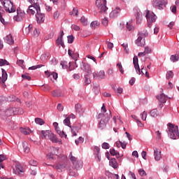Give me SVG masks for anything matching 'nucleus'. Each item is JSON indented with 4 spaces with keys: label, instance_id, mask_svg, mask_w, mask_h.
I'll list each match as a JSON object with an SVG mask.
<instances>
[{
    "label": "nucleus",
    "instance_id": "1",
    "mask_svg": "<svg viewBox=\"0 0 179 179\" xmlns=\"http://www.w3.org/2000/svg\"><path fill=\"white\" fill-rule=\"evenodd\" d=\"M101 111L103 113H99L98 115V118H101V121L99 123V128L100 129H104L107 126V124H108L110 118H111V112L107 113V109H106V106L104 104H103Z\"/></svg>",
    "mask_w": 179,
    "mask_h": 179
},
{
    "label": "nucleus",
    "instance_id": "2",
    "mask_svg": "<svg viewBox=\"0 0 179 179\" xmlns=\"http://www.w3.org/2000/svg\"><path fill=\"white\" fill-rule=\"evenodd\" d=\"M169 131L168 134L171 139H178L179 132L178 126H175L171 123L168 124Z\"/></svg>",
    "mask_w": 179,
    "mask_h": 179
},
{
    "label": "nucleus",
    "instance_id": "3",
    "mask_svg": "<svg viewBox=\"0 0 179 179\" xmlns=\"http://www.w3.org/2000/svg\"><path fill=\"white\" fill-rule=\"evenodd\" d=\"M107 3V0H96L95 2V5L98 8L99 13L101 15H104L107 12L108 8L106 6Z\"/></svg>",
    "mask_w": 179,
    "mask_h": 179
},
{
    "label": "nucleus",
    "instance_id": "4",
    "mask_svg": "<svg viewBox=\"0 0 179 179\" xmlns=\"http://www.w3.org/2000/svg\"><path fill=\"white\" fill-rule=\"evenodd\" d=\"M2 2L6 12H8V13L16 12V7L13 6V3H12L10 0H2Z\"/></svg>",
    "mask_w": 179,
    "mask_h": 179
},
{
    "label": "nucleus",
    "instance_id": "5",
    "mask_svg": "<svg viewBox=\"0 0 179 179\" xmlns=\"http://www.w3.org/2000/svg\"><path fill=\"white\" fill-rule=\"evenodd\" d=\"M145 17L147 19L148 27H152V23L156 22V15H155L153 12L147 10H145Z\"/></svg>",
    "mask_w": 179,
    "mask_h": 179
},
{
    "label": "nucleus",
    "instance_id": "6",
    "mask_svg": "<svg viewBox=\"0 0 179 179\" xmlns=\"http://www.w3.org/2000/svg\"><path fill=\"white\" fill-rule=\"evenodd\" d=\"M133 64L134 65V68L137 72V73H138V75H141V73H142L143 75H145L146 70L145 69H141L139 68V63H138V56H134L133 58Z\"/></svg>",
    "mask_w": 179,
    "mask_h": 179
},
{
    "label": "nucleus",
    "instance_id": "7",
    "mask_svg": "<svg viewBox=\"0 0 179 179\" xmlns=\"http://www.w3.org/2000/svg\"><path fill=\"white\" fill-rule=\"evenodd\" d=\"M26 17V13L20 8L17 9V15H15L13 20L15 22H22Z\"/></svg>",
    "mask_w": 179,
    "mask_h": 179
},
{
    "label": "nucleus",
    "instance_id": "8",
    "mask_svg": "<svg viewBox=\"0 0 179 179\" xmlns=\"http://www.w3.org/2000/svg\"><path fill=\"white\" fill-rule=\"evenodd\" d=\"M152 6L157 9H163L164 5L167 3V0H153Z\"/></svg>",
    "mask_w": 179,
    "mask_h": 179
},
{
    "label": "nucleus",
    "instance_id": "9",
    "mask_svg": "<svg viewBox=\"0 0 179 179\" xmlns=\"http://www.w3.org/2000/svg\"><path fill=\"white\" fill-rule=\"evenodd\" d=\"M36 17L37 23H44V20H45V14L41 13V10H39L36 14Z\"/></svg>",
    "mask_w": 179,
    "mask_h": 179
},
{
    "label": "nucleus",
    "instance_id": "10",
    "mask_svg": "<svg viewBox=\"0 0 179 179\" xmlns=\"http://www.w3.org/2000/svg\"><path fill=\"white\" fill-rule=\"evenodd\" d=\"M40 6L31 5L29 6V9L27 10V12L29 13V15H35L36 12L38 13L40 12Z\"/></svg>",
    "mask_w": 179,
    "mask_h": 179
},
{
    "label": "nucleus",
    "instance_id": "11",
    "mask_svg": "<svg viewBox=\"0 0 179 179\" xmlns=\"http://www.w3.org/2000/svg\"><path fill=\"white\" fill-rule=\"evenodd\" d=\"M81 69L82 71L85 72V75L92 74V68L90 67V64H89L88 63L83 62Z\"/></svg>",
    "mask_w": 179,
    "mask_h": 179
},
{
    "label": "nucleus",
    "instance_id": "12",
    "mask_svg": "<svg viewBox=\"0 0 179 179\" xmlns=\"http://www.w3.org/2000/svg\"><path fill=\"white\" fill-rule=\"evenodd\" d=\"M14 174H17V176H20L21 173H24V169L20 164H15V169H13Z\"/></svg>",
    "mask_w": 179,
    "mask_h": 179
},
{
    "label": "nucleus",
    "instance_id": "13",
    "mask_svg": "<svg viewBox=\"0 0 179 179\" xmlns=\"http://www.w3.org/2000/svg\"><path fill=\"white\" fill-rule=\"evenodd\" d=\"M53 127L55 128V131H57L58 135H59V136H61V138H66V134H65V132L64 131H61V130H59V127H58L57 122H54Z\"/></svg>",
    "mask_w": 179,
    "mask_h": 179
},
{
    "label": "nucleus",
    "instance_id": "14",
    "mask_svg": "<svg viewBox=\"0 0 179 179\" xmlns=\"http://www.w3.org/2000/svg\"><path fill=\"white\" fill-rule=\"evenodd\" d=\"M120 13H121V9H120V8H116V9L113 10L110 13V17L111 19H115V17H118Z\"/></svg>",
    "mask_w": 179,
    "mask_h": 179
},
{
    "label": "nucleus",
    "instance_id": "15",
    "mask_svg": "<svg viewBox=\"0 0 179 179\" xmlns=\"http://www.w3.org/2000/svg\"><path fill=\"white\" fill-rule=\"evenodd\" d=\"M98 78V79H106V73L104 71H100L99 72H95L93 73V78Z\"/></svg>",
    "mask_w": 179,
    "mask_h": 179
},
{
    "label": "nucleus",
    "instance_id": "16",
    "mask_svg": "<svg viewBox=\"0 0 179 179\" xmlns=\"http://www.w3.org/2000/svg\"><path fill=\"white\" fill-rule=\"evenodd\" d=\"M135 43L136 45H138V47H145V38H143L142 36H138Z\"/></svg>",
    "mask_w": 179,
    "mask_h": 179
},
{
    "label": "nucleus",
    "instance_id": "17",
    "mask_svg": "<svg viewBox=\"0 0 179 179\" xmlns=\"http://www.w3.org/2000/svg\"><path fill=\"white\" fill-rule=\"evenodd\" d=\"M157 99L159 101H160L159 107L161 108H163V103H166L167 101V98L166 97V95L164 94H161L160 96H157Z\"/></svg>",
    "mask_w": 179,
    "mask_h": 179
},
{
    "label": "nucleus",
    "instance_id": "18",
    "mask_svg": "<svg viewBox=\"0 0 179 179\" xmlns=\"http://www.w3.org/2000/svg\"><path fill=\"white\" fill-rule=\"evenodd\" d=\"M154 157H155V160L157 162H159L160 159H162V151L159 150V148H156L154 150Z\"/></svg>",
    "mask_w": 179,
    "mask_h": 179
},
{
    "label": "nucleus",
    "instance_id": "19",
    "mask_svg": "<svg viewBox=\"0 0 179 179\" xmlns=\"http://www.w3.org/2000/svg\"><path fill=\"white\" fill-rule=\"evenodd\" d=\"M5 43H7V44H9L10 45H12V44L15 43V41L13 40V36H12V34H8L4 38Z\"/></svg>",
    "mask_w": 179,
    "mask_h": 179
},
{
    "label": "nucleus",
    "instance_id": "20",
    "mask_svg": "<svg viewBox=\"0 0 179 179\" xmlns=\"http://www.w3.org/2000/svg\"><path fill=\"white\" fill-rule=\"evenodd\" d=\"M53 169L57 170V171L61 172L62 170L66 167V164H56L55 165L52 166Z\"/></svg>",
    "mask_w": 179,
    "mask_h": 179
},
{
    "label": "nucleus",
    "instance_id": "21",
    "mask_svg": "<svg viewBox=\"0 0 179 179\" xmlns=\"http://www.w3.org/2000/svg\"><path fill=\"white\" fill-rule=\"evenodd\" d=\"M51 134V130H42L41 136L43 139H48L50 138V134Z\"/></svg>",
    "mask_w": 179,
    "mask_h": 179
},
{
    "label": "nucleus",
    "instance_id": "22",
    "mask_svg": "<svg viewBox=\"0 0 179 179\" xmlns=\"http://www.w3.org/2000/svg\"><path fill=\"white\" fill-rule=\"evenodd\" d=\"M48 139L51 141V142H52L53 143H58V142H59L58 138H57V136H55V134H54L52 133V131H50L49 138H48Z\"/></svg>",
    "mask_w": 179,
    "mask_h": 179
},
{
    "label": "nucleus",
    "instance_id": "23",
    "mask_svg": "<svg viewBox=\"0 0 179 179\" xmlns=\"http://www.w3.org/2000/svg\"><path fill=\"white\" fill-rule=\"evenodd\" d=\"M21 146L24 153H29V152H30V148L29 147V144L27 143V142L26 141L22 142Z\"/></svg>",
    "mask_w": 179,
    "mask_h": 179
},
{
    "label": "nucleus",
    "instance_id": "24",
    "mask_svg": "<svg viewBox=\"0 0 179 179\" xmlns=\"http://www.w3.org/2000/svg\"><path fill=\"white\" fill-rule=\"evenodd\" d=\"M109 164L113 169H117L118 168V163L117 162V159H115V158H112V159H110Z\"/></svg>",
    "mask_w": 179,
    "mask_h": 179
},
{
    "label": "nucleus",
    "instance_id": "25",
    "mask_svg": "<svg viewBox=\"0 0 179 179\" xmlns=\"http://www.w3.org/2000/svg\"><path fill=\"white\" fill-rule=\"evenodd\" d=\"M80 131V125L78 124V126H73L71 127V132L73 134V136H76V132H79Z\"/></svg>",
    "mask_w": 179,
    "mask_h": 179
},
{
    "label": "nucleus",
    "instance_id": "26",
    "mask_svg": "<svg viewBox=\"0 0 179 179\" xmlns=\"http://www.w3.org/2000/svg\"><path fill=\"white\" fill-rule=\"evenodd\" d=\"M75 109L76 113H78V114H82L83 113H85V110H83V108H82V105L77 103L75 106Z\"/></svg>",
    "mask_w": 179,
    "mask_h": 179
},
{
    "label": "nucleus",
    "instance_id": "27",
    "mask_svg": "<svg viewBox=\"0 0 179 179\" xmlns=\"http://www.w3.org/2000/svg\"><path fill=\"white\" fill-rule=\"evenodd\" d=\"M136 23L137 24H141L143 20V15L142 13H137L136 15Z\"/></svg>",
    "mask_w": 179,
    "mask_h": 179
},
{
    "label": "nucleus",
    "instance_id": "28",
    "mask_svg": "<svg viewBox=\"0 0 179 179\" xmlns=\"http://www.w3.org/2000/svg\"><path fill=\"white\" fill-rule=\"evenodd\" d=\"M1 72H2L1 82L2 83H5V82L8 80V73H6V71H5V69H1Z\"/></svg>",
    "mask_w": 179,
    "mask_h": 179
},
{
    "label": "nucleus",
    "instance_id": "29",
    "mask_svg": "<svg viewBox=\"0 0 179 179\" xmlns=\"http://www.w3.org/2000/svg\"><path fill=\"white\" fill-rule=\"evenodd\" d=\"M53 97H61L62 96V91L61 90H55L52 92Z\"/></svg>",
    "mask_w": 179,
    "mask_h": 179
},
{
    "label": "nucleus",
    "instance_id": "30",
    "mask_svg": "<svg viewBox=\"0 0 179 179\" xmlns=\"http://www.w3.org/2000/svg\"><path fill=\"white\" fill-rule=\"evenodd\" d=\"M5 114L7 117H10L11 115H13V114H15V108H10L7 109L5 112Z\"/></svg>",
    "mask_w": 179,
    "mask_h": 179
},
{
    "label": "nucleus",
    "instance_id": "31",
    "mask_svg": "<svg viewBox=\"0 0 179 179\" xmlns=\"http://www.w3.org/2000/svg\"><path fill=\"white\" fill-rule=\"evenodd\" d=\"M56 44H57V45H62L63 48H65V44H64L62 36H58L57 39L56 40Z\"/></svg>",
    "mask_w": 179,
    "mask_h": 179
},
{
    "label": "nucleus",
    "instance_id": "32",
    "mask_svg": "<svg viewBox=\"0 0 179 179\" xmlns=\"http://www.w3.org/2000/svg\"><path fill=\"white\" fill-rule=\"evenodd\" d=\"M92 74H85V85H90L92 83V80L90 79V76Z\"/></svg>",
    "mask_w": 179,
    "mask_h": 179
},
{
    "label": "nucleus",
    "instance_id": "33",
    "mask_svg": "<svg viewBox=\"0 0 179 179\" xmlns=\"http://www.w3.org/2000/svg\"><path fill=\"white\" fill-rule=\"evenodd\" d=\"M28 1L34 6H40V2H41V0H28Z\"/></svg>",
    "mask_w": 179,
    "mask_h": 179
},
{
    "label": "nucleus",
    "instance_id": "34",
    "mask_svg": "<svg viewBox=\"0 0 179 179\" xmlns=\"http://www.w3.org/2000/svg\"><path fill=\"white\" fill-rule=\"evenodd\" d=\"M51 152L55 156H58V155H59V148H55V147H52V148H51Z\"/></svg>",
    "mask_w": 179,
    "mask_h": 179
},
{
    "label": "nucleus",
    "instance_id": "35",
    "mask_svg": "<svg viewBox=\"0 0 179 179\" xmlns=\"http://www.w3.org/2000/svg\"><path fill=\"white\" fill-rule=\"evenodd\" d=\"M138 36L145 38V37H148V36H149V34L148 33L147 30H143L138 33Z\"/></svg>",
    "mask_w": 179,
    "mask_h": 179
},
{
    "label": "nucleus",
    "instance_id": "36",
    "mask_svg": "<svg viewBox=\"0 0 179 179\" xmlns=\"http://www.w3.org/2000/svg\"><path fill=\"white\" fill-rule=\"evenodd\" d=\"M150 114L151 117L156 118V117H157V115H159V112L157 111V109H152L150 112Z\"/></svg>",
    "mask_w": 179,
    "mask_h": 179
},
{
    "label": "nucleus",
    "instance_id": "37",
    "mask_svg": "<svg viewBox=\"0 0 179 179\" xmlns=\"http://www.w3.org/2000/svg\"><path fill=\"white\" fill-rule=\"evenodd\" d=\"M90 26L92 27V29H97V27H99L100 26V22H97V21H94L92 22H91Z\"/></svg>",
    "mask_w": 179,
    "mask_h": 179
},
{
    "label": "nucleus",
    "instance_id": "38",
    "mask_svg": "<svg viewBox=\"0 0 179 179\" xmlns=\"http://www.w3.org/2000/svg\"><path fill=\"white\" fill-rule=\"evenodd\" d=\"M35 122L36 124H38V125H44L45 124L44 120L40 117L35 118Z\"/></svg>",
    "mask_w": 179,
    "mask_h": 179
},
{
    "label": "nucleus",
    "instance_id": "39",
    "mask_svg": "<svg viewBox=\"0 0 179 179\" xmlns=\"http://www.w3.org/2000/svg\"><path fill=\"white\" fill-rule=\"evenodd\" d=\"M132 20L129 21V22L127 23V29L129 30V31H131L134 30V25H132Z\"/></svg>",
    "mask_w": 179,
    "mask_h": 179
},
{
    "label": "nucleus",
    "instance_id": "40",
    "mask_svg": "<svg viewBox=\"0 0 179 179\" xmlns=\"http://www.w3.org/2000/svg\"><path fill=\"white\" fill-rule=\"evenodd\" d=\"M49 57H50V53L46 52V53L43 54L41 56V61H45V59H48Z\"/></svg>",
    "mask_w": 179,
    "mask_h": 179
},
{
    "label": "nucleus",
    "instance_id": "41",
    "mask_svg": "<svg viewBox=\"0 0 179 179\" xmlns=\"http://www.w3.org/2000/svg\"><path fill=\"white\" fill-rule=\"evenodd\" d=\"M174 78V73L173 71H169L166 73V79H173Z\"/></svg>",
    "mask_w": 179,
    "mask_h": 179
},
{
    "label": "nucleus",
    "instance_id": "42",
    "mask_svg": "<svg viewBox=\"0 0 179 179\" xmlns=\"http://www.w3.org/2000/svg\"><path fill=\"white\" fill-rule=\"evenodd\" d=\"M64 124H66L67 127L72 128V127H71V119H69V117H67L66 119H64Z\"/></svg>",
    "mask_w": 179,
    "mask_h": 179
},
{
    "label": "nucleus",
    "instance_id": "43",
    "mask_svg": "<svg viewBox=\"0 0 179 179\" xmlns=\"http://www.w3.org/2000/svg\"><path fill=\"white\" fill-rule=\"evenodd\" d=\"M179 58L178 56L177 55H172L170 57V60L171 61V62H177V61H178Z\"/></svg>",
    "mask_w": 179,
    "mask_h": 179
},
{
    "label": "nucleus",
    "instance_id": "44",
    "mask_svg": "<svg viewBox=\"0 0 179 179\" xmlns=\"http://www.w3.org/2000/svg\"><path fill=\"white\" fill-rule=\"evenodd\" d=\"M73 166L76 167L77 170H79V169H82V163H80V162L79 161H76Z\"/></svg>",
    "mask_w": 179,
    "mask_h": 179
},
{
    "label": "nucleus",
    "instance_id": "45",
    "mask_svg": "<svg viewBox=\"0 0 179 179\" xmlns=\"http://www.w3.org/2000/svg\"><path fill=\"white\" fill-rule=\"evenodd\" d=\"M33 30V25H29L28 27L25 28V33L29 34Z\"/></svg>",
    "mask_w": 179,
    "mask_h": 179
},
{
    "label": "nucleus",
    "instance_id": "46",
    "mask_svg": "<svg viewBox=\"0 0 179 179\" xmlns=\"http://www.w3.org/2000/svg\"><path fill=\"white\" fill-rule=\"evenodd\" d=\"M69 157H70V159L71 160L73 164H75V163H76V162H78L76 157H74L73 155H72V152L70 153Z\"/></svg>",
    "mask_w": 179,
    "mask_h": 179
},
{
    "label": "nucleus",
    "instance_id": "47",
    "mask_svg": "<svg viewBox=\"0 0 179 179\" xmlns=\"http://www.w3.org/2000/svg\"><path fill=\"white\" fill-rule=\"evenodd\" d=\"M3 65H9V62L6 59H0V66H3Z\"/></svg>",
    "mask_w": 179,
    "mask_h": 179
},
{
    "label": "nucleus",
    "instance_id": "48",
    "mask_svg": "<svg viewBox=\"0 0 179 179\" xmlns=\"http://www.w3.org/2000/svg\"><path fill=\"white\" fill-rule=\"evenodd\" d=\"M141 119L143 120V121H146V118L148 117V113H146L145 111H143L141 114Z\"/></svg>",
    "mask_w": 179,
    "mask_h": 179
},
{
    "label": "nucleus",
    "instance_id": "49",
    "mask_svg": "<svg viewBox=\"0 0 179 179\" xmlns=\"http://www.w3.org/2000/svg\"><path fill=\"white\" fill-rule=\"evenodd\" d=\"M54 156H55L54 154H52V152H50L49 154L46 155V157L48 160H54Z\"/></svg>",
    "mask_w": 179,
    "mask_h": 179
},
{
    "label": "nucleus",
    "instance_id": "50",
    "mask_svg": "<svg viewBox=\"0 0 179 179\" xmlns=\"http://www.w3.org/2000/svg\"><path fill=\"white\" fill-rule=\"evenodd\" d=\"M80 22L84 26H87V19L85 17L80 18Z\"/></svg>",
    "mask_w": 179,
    "mask_h": 179
},
{
    "label": "nucleus",
    "instance_id": "51",
    "mask_svg": "<svg viewBox=\"0 0 179 179\" xmlns=\"http://www.w3.org/2000/svg\"><path fill=\"white\" fill-rule=\"evenodd\" d=\"M67 38H68V43L69 44H72V43H73V41L75 40V37H73L72 35L67 36Z\"/></svg>",
    "mask_w": 179,
    "mask_h": 179
},
{
    "label": "nucleus",
    "instance_id": "52",
    "mask_svg": "<svg viewBox=\"0 0 179 179\" xmlns=\"http://www.w3.org/2000/svg\"><path fill=\"white\" fill-rule=\"evenodd\" d=\"M60 64L62 65L63 69H66V68H68V62L66 61L61 62Z\"/></svg>",
    "mask_w": 179,
    "mask_h": 179
},
{
    "label": "nucleus",
    "instance_id": "53",
    "mask_svg": "<svg viewBox=\"0 0 179 179\" xmlns=\"http://www.w3.org/2000/svg\"><path fill=\"white\" fill-rule=\"evenodd\" d=\"M20 129V132H22V134H23L24 135H29V134H30L29 132V129H28L27 131L26 129L22 128V127Z\"/></svg>",
    "mask_w": 179,
    "mask_h": 179
},
{
    "label": "nucleus",
    "instance_id": "54",
    "mask_svg": "<svg viewBox=\"0 0 179 179\" xmlns=\"http://www.w3.org/2000/svg\"><path fill=\"white\" fill-rule=\"evenodd\" d=\"M117 66L118 67L120 72L124 74V69H122V64H121V63H117Z\"/></svg>",
    "mask_w": 179,
    "mask_h": 179
},
{
    "label": "nucleus",
    "instance_id": "55",
    "mask_svg": "<svg viewBox=\"0 0 179 179\" xmlns=\"http://www.w3.org/2000/svg\"><path fill=\"white\" fill-rule=\"evenodd\" d=\"M144 52L148 55V54H150V52H152V49L147 46L145 48Z\"/></svg>",
    "mask_w": 179,
    "mask_h": 179
},
{
    "label": "nucleus",
    "instance_id": "56",
    "mask_svg": "<svg viewBox=\"0 0 179 179\" xmlns=\"http://www.w3.org/2000/svg\"><path fill=\"white\" fill-rule=\"evenodd\" d=\"M138 173L141 177H143V176H146V172L143 169H139Z\"/></svg>",
    "mask_w": 179,
    "mask_h": 179
},
{
    "label": "nucleus",
    "instance_id": "57",
    "mask_svg": "<svg viewBox=\"0 0 179 179\" xmlns=\"http://www.w3.org/2000/svg\"><path fill=\"white\" fill-rule=\"evenodd\" d=\"M71 29H73V30H76V31H79V30H80V27L75 24L71 25Z\"/></svg>",
    "mask_w": 179,
    "mask_h": 179
},
{
    "label": "nucleus",
    "instance_id": "58",
    "mask_svg": "<svg viewBox=\"0 0 179 179\" xmlns=\"http://www.w3.org/2000/svg\"><path fill=\"white\" fill-rule=\"evenodd\" d=\"M22 78L25 80H31V77L29 76L28 75L23 74L22 75Z\"/></svg>",
    "mask_w": 179,
    "mask_h": 179
},
{
    "label": "nucleus",
    "instance_id": "59",
    "mask_svg": "<svg viewBox=\"0 0 179 179\" xmlns=\"http://www.w3.org/2000/svg\"><path fill=\"white\" fill-rule=\"evenodd\" d=\"M29 164L30 166H37L38 163H37V161L34 160V159H31L29 161Z\"/></svg>",
    "mask_w": 179,
    "mask_h": 179
},
{
    "label": "nucleus",
    "instance_id": "60",
    "mask_svg": "<svg viewBox=\"0 0 179 179\" xmlns=\"http://www.w3.org/2000/svg\"><path fill=\"white\" fill-rule=\"evenodd\" d=\"M102 148L103 149H110V144H108V143H103L102 144Z\"/></svg>",
    "mask_w": 179,
    "mask_h": 179
},
{
    "label": "nucleus",
    "instance_id": "61",
    "mask_svg": "<svg viewBox=\"0 0 179 179\" xmlns=\"http://www.w3.org/2000/svg\"><path fill=\"white\" fill-rule=\"evenodd\" d=\"M171 10L172 13H176L177 12V7L176 6H171Z\"/></svg>",
    "mask_w": 179,
    "mask_h": 179
},
{
    "label": "nucleus",
    "instance_id": "62",
    "mask_svg": "<svg viewBox=\"0 0 179 179\" xmlns=\"http://www.w3.org/2000/svg\"><path fill=\"white\" fill-rule=\"evenodd\" d=\"M57 110H58L59 111H63V110H64V106H62V104L59 103V104L57 105Z\"/></svg>",
    "mask_w": 179,
    "mask_h": 179
},
{
    "label": "nucleus",
    "instance_id": "63",
    "mask_svg": "<svg viewBox=\"0 0 179 179\" xmlns=\"http://www.w3.org/2000/svg\"><path fill=\"white\" fill-rule=\"evenodd\" d=\"M40 34V31L38 30L37 29H35L34 31V35L36 36V37H38V36Z\"/></svg>",
    "mask_w": 179,
    "mask_h": 179
},
{
    "label": "nucleus",
    "instance_id": "64",
    "mask_svg": "<svg viewBox=\"0 0 179 179\" xmlns=\"http://www.w3.org/2000/svg\"><path fill=\"white\" fill-rule=\"evenodd\" d=\"M53 17L54 19H58L59 17V13L58 11L55 12Z\"/></svg>",
    "mask_w": 179,
    "mask_h": 179
}]
</instances>
